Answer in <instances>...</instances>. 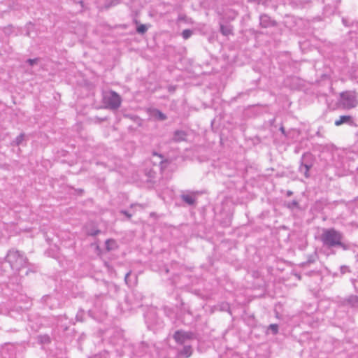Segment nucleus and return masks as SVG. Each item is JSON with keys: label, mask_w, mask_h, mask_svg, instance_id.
I'll list each match as a JSON object with an SVG mask.
<instances>
[{"label": "nucleus", "mask_w": 358, "mask_h": 358, "mask_svg": "<svg viewBox=\"0 0 358 358\" xmlns=\"http://www.w3.org/2000/svg\"><path fill=\"white\" fill-rule=\"evenodd\" d=\"M187 313L188 314H189V315H192V312H191L189 309H188V310H187Z\"/></svg>", "instance_id": "7c9ffc66"}, {"label": "nucleus", "mask_w": 358, "mask_h": 358, "mask_svg": "<svg viewBox=\"0 0 358 358\" xmlns=\"http://www.w3.org/2000/svg\"><path fill=\"white\" fill-rule=\"evenodd\" d=\"M192 31L190 29H185L182 32V36L184 39L187 40L192 35Z\"/></svg>", "instance_id": "aec40b11"}, {"label": "nucleus", "mask_w": 358, "mask_h": 358, "mask_svg": "<svg viewBox=\"0 0 358 358\" xmlns=\"http://www.w3.org/2000/svg\"><path fill=\"white\" fill-rule=\"evenodd\" d=\"M348 303L353 307H358L357 296L351 295L347 300Z\"/></svg>", "instance_id": "dca6fc26"}, {"label": "nucleus", "mask_w": 358, "mask_h": 358, "mask_svg": "<svg viewBox=\"0 0 358 358\" xmlns=\"http://www.w3.org/2000/svg\"><path fill=\"white\" fill-rule=\"evenodd\" d=\"M141 347L142 348L143 351L145 352V349L148 348V345L145 344V343H141Z\"/></svg>", "instance_id": "bb28decb"}, {"label": "nucleus", "mask_w": 358, "mask_h": 358, "mask_svg": "<svg viewBox=\"0 0 358 358\" xmlns=\"http://www.w3.org/2000/svg\"><path fill=\"white\" fill-rule=\"evenodd\" d=\"M100 233H101V231L99 229H90L87 227L86 234L88 236H96L98 234H99Z\"/></svg>", "instance_id": "6ab92c4d"}, {"label": "nucleus", "mask_w": 358, "mask_h": 358, "mask_svg": "<svg viewBox=\"0 0 358 358\" xmlns=\"http://www.w3.org/2000/svg\"><path fill=\"white\" fill-rule=\"evenodd\" d=\"M103 100L106 108L111 110H117L120 108L122 103L120 96L116 92L113 90L106 92L103 95Z\"/></svg>", "instance_id": "20e7f679"}, {"label": "nucleus", "mask_w": 358, "mask_h": 358, "mask_svg": "<svg viewBox=\"0 0 358 358\" xmlns=\"http://www.w3.org/2000/svg\"><path fill=\"white\" fill-rule=\"evenodd\" d=\"M313 261H312V259H310V260H308V262L310 263V262H313Z\"/></svg>", "instance_id": "72a5a7b5"}, {"label": "nucleus", "mask_w": 358, "mask_h": 358, "mask_svg": "<svg viewBox=\"0 0 358 358\" xmlns=\"http://www.w3.org/2000/svg\"><path fill=\"white\" fill-rule=\"evenodd\" d=\"M278 25L275 20L271 19L267 14L259 15V26L262 28L274 27Z\"/></svg>", "instance_id": "6e6552de"}, {"label": "nucleus", "mask_w": 358, "mask_h": 358, "mask_svg": "<svg viewBox=\"0 0 358 358\" xmlns=\"http://www.w3.org/2000/svg\"><path fill=\"white\" fill-rule=\"evenodd\" d=\"M293 194V192L291 190L287 191L286 195L287 196H291Z\"/></svg>", "instance_id": "c85d7f7f"}, {"label": "nucleus", "mask_w": 358, "mask_h": 358, "mask_svg": "<svg viewBox=\"0 0 358 358\" xmlns=\"http://www.w3.org/2000/svg\"><path fill=\"white\" fill-rule=\"evenodd\" d=\"M134 22H135V23H136V24H138V21H137V20H135Z\"/></svg>", "instance_id": "c9c22d12"}, {"label": "nucleus", "mask_w": 358, "mask_h": 358, "mask_svg": "<svg viewBox=\"0 0 358 358\" xmlns=\"http://www.w3.org/2000/svg\"><path fill=\"white\" fill-rule=\"evenodd\" d=\"M180 198L182 201L189 206L194 205L196 202L195 193L194 192L183 193L180 195Z\"/></svg>", "instance_id": "9d476101"}, {"label": "nucleus", "mask_w": 358, "mask_h": 358, "mask_svg": "<svg viewBox=\"0 0 358 358\" xmlns=\"http://www.w3.org/2000/svg\"><path fill=\"white\" fill-rule=\"evenodd\" d=\"M120 213L124 215L128 219H130L132 216L131 213H129L128 211L125 210H122L120 211Z\"/></svg>", "instance_id": "393cba45"}, {"label": "nucleus", "mask_w": 358, "mask_h": 358, "mask_svg": "<svg viewBox=\"0 0 358 358\" xmlns=\"http://www.w3.org/2000/svg\"><path fill=\"white\" fill-rule=\"evenodd\" d=\"M154 116L159 120H161V121H163V120H165L167 119V117L166 115L163 113L162 111H160L159 110H154Z\"/></svg>", "instance_id": "2eb2a0df"}, {"label": "nucleus", "mask_w": 358, "mask_h": 358, "mask_svg": "<svg viewBox=\"0 0 358 358\" xmlns=\"http://www.w3.org/2000/svg\"><path fill=\"white\" fill-rule=\"evenodd\" d=\"M299 205L298 202L296 200H293L290 202H288L286 206L289 209H293L294 208L297 207Z\"/></svg>", "instance_id": "4be33fe9"}, {"label": "nucleus", "mask_w": 358, "mask_h": 358, "mask_svg": "<svg viewBox=\"0 0 358 358\" xmlns=\"http://www.w3.org/2000/svg\"><path fill=\"white\" fill-rule=\"evenodd\" d=\"M26 35L28 36H29V31H27Z\"/></svg>", "instance_id": "473e14b6"}, {"label": "nucleus", "mask_w": 358, "mask_h": 358, "mask_svg": "<svg viewBox=\"0 0 358 358\" xmlns=\"http://www.w3.org/2000/svg\"><path fill=\"white\" fill-rule=\"evenodd\" d=\"M339 103L345 109L355 108L357 105V96L355 92L346 91L340 94Z\"/></svg>", "instance_id": "39448f33"}, {"label": "nucleus", "mask_w": 358, "mask_h": 358, "mask_svg": "<svg viewBox=\"0 0 358 358\" xmlns=\"http://www.w3.org/2000/svg\"><path fill=\"white\" fill-rule=\"evenodd\" d=\"M194 338V334L192 331H185L178 330L173 334V338L178 344H183L186 341L192 340Z\"/></svg>", "instance_id": "0eeeda50"}, {"label": "nucleus", "mask_w": 358, "mask_h": 358, "mask_svg": "<svg viewBox=\"0 0 358 358\" xmlns=\"http://www.w3.org/2000/svg\"><path fill=\"white\" fill-rule=\"evenodd\" d=\"M130 274H131V272H128V273H126V275H125L124 280H125V282H126V283H127V284L128 283V282H127V279H128L129 276L130 275Z\"/></svg>", "instance_id": "cd10ccee"}, {"label": "nucleus", "mask_w": 358, "mask_h": 358, "mask_svg": "<svg viewBox=\"0 0 358 358\" xmlns=\"http://www.w3.org/2000/svg\"><path fill=\"white\" fill-rule=\"evenodd\" d=\"M357 300H358V296H357Z\"/></svg>", "instance_id": "e433bc0d"}, {"label": "nucleus", "mask_w": 358, "mask_h": 358, "mask_svg": "<svg viewBox=\"0 0 358 358\" xmlns=\"http://www.w3.org/2000/svg\"><path fill=\"white\" fill-rule=\"evenodd\" d=\"M4 261L10 264L13 271L16 272H19L22 268L26 267L28 264V259L24 254L13 248L8 251Z\"/></svg>", "instance_id": "7ed1b4c3"}, {"label": "nucleus", "mask_w": 358, "mask_h": 358, "mask_svg": "<svg viewBox=\"0 0 358 358\" xmlns=\"http://www.w3.org/2000/svg\"><path fill=\"white\" fill-rule=\"evenodd\" d=\"M38 61V58L28 59L27 60V63H28L30 66H33L34 64H36Z\"/></svg>", "instance_id": "b1692460"}, {"label": "nucleus", "mask_w": 358, "mask_h": 358, "mask_svg": "<svg viewBox=\"0 0 358 358\" xmlns=\"http://www.w3.org/2000/svg\"><path fill=\"white\" fill-rule=\"evenodd\" d=\"M83 314V313L81 311L80 313H78V314L76 315V320L77 321H82V315Z\"/></svg>", "instance_id": "a878e982"}, {"label": "nucleus", "mask_w": 358, "mask_h": 358, "mask_svg": "<svg viewBox=\"0 0 358 358\" xmlns=\"http://www.w3.org/2000/svg\"><path fill=\"white\" fill-rule=\"evenodd\" d=\"M193 350L190 345H185L177 353L176 358H189L192 355Z\"/></svg>", "instance_id": "9b49d317"}, {"label": "nucleus", "mask_w": 358, "mask_h": 358, "mask_svg": "<svg viewBox=\"0 0 358 358\" xmlns=\"http://www.w3.org/2000/svg\"><path fill=\"white\" fill-rule=\"evenodd\" d=\"M280 131L282 132V134H284L285 136L286 135L285 130V128L283 127H281L280 128Z\"/></svg>", "instance_id": "c756f323"}, {"label": "nucleus", "mask_w": 358, "mask_h": 358, "mask_svg": "<svg viewBox=\"0 0 358 358\" xmlns=\"http://www.w3.org/2000/svg\"><path fill=\"white\" fill-rule=\"evenodd\" d=\"M220 32L222 35L228 36L233 34V27L230 24H221Z\"/></svg>", "instance_id": "ddd939ff"}, {"label": "nucleus", "mask_w": 358, "mask_h": 358, "mask_svg": "<svg viewBox=\"0 0 358 358\" xmlns=\"http://www.w3.org/2000/svg\"><path fill=\"white\" fill-rule=\"evenodd\" d=\"M336 126H340L343 124H347L352 126L355 124L354 118L351 115H341L334 122Z\"/></svg>", "instance_id": "1a4fd4ad"}, {"label": "nucleus", "mask_w": 358, "mask_h": 358, "mask_svg": "<svg viewBox=\"0 0 358 358\" xmlns=\"http://www.w3.org/2000/svg\"><path fill=\"white\" fill-rule=\"evenodd\" d=\"M106 248L108 251L113 250L116 248V242L113 239H108L105 242Z\"/></svg>", "instance_id": "4468645a"}, {"label": "nucleus", "mask_w": 358, "mask_h": 358, "mask_svg": "<svg viewBox=\"0 0 358 358\" xmlns=\"http://www.w3.org/2000/svg\"><path fill=\"white\" fill-rule=\"evenodd\" d=\"M313 166V156L310 152H306L302 155L299 167V173L304 175L306 178L310 177L309 171Z\"/></svg>", "instance_id": "423d86ee"}, {"label": "nucleus", "mask_w": 358, "mask_h": 358, "mask_svg": "<svg viewBox=\"0 0 358 358\" xmlns=\"http://www.w3.org/2000/svg\"><path fill=\"white\" fill-rule=\"evenodd\" d=\"M313 261H312V259H310V260H308V262L310 263V262H313Z\"/></svg>", "instance_id": "f704fd0d"}, {"label": "nucleus", "mask_w": 358, "mask_h": 358, "mask_svg": "<svg viewBox=\"0 0 358 358\" xmlns=\"http://www.w3.org/2000/svg\"><path fill=\"white\" fill-rule=\"evenodd\" d=\"M278 325L277 324H271L268 327L267 334L271 331L273 335H276L278 333Z\"/></svg>", "instance_id": "f3484780"}, {"label": "nucleus", "mask_w": 358, "mask_h": 358, "mask_svg": "<svg viewBox=\"0 0 358 358\" xmlns=\"http://www.w3.org/2000/svg\"><path fill=\"white\" fill-rule=\"evenodd\" d=\"M151 163L153 164L152 168L147 166L145 169V173L148 178V181L152 182L157 177V173H162L170 164L169 161L164 159V156L155 152L152 154Z\"/></svg>", "instance_id": "f03ea898"}, {"label": "nucleus", "mask_w": 358, "mask_h": 358, "mask_svg": "<svg viewBox=\"0 0 358 358\" xmlns=\"http://www.w3.org/2000/svg\"><path fill=\"white\" fill-rule=\"evenodd\" d=\"M316 135L318 136H320V132L318 131L317 133H316Z\"/></svg>", "instance_id": "2f4dec72"}, {"label": "nucleus", "mask_w": 358, "mask_h": 358, "mask_svg": "<svg viewBox=\"0 0 358 358\" xmlns=\"http://www.w3.org/2000/svg\"><path fill=\"white\" fill-rule=\"evenodd\" d=\"M23 140H24V134H20L19 136H17L15 138V139L13 141V143H15V145H19L22 142Z\"/></svg>", "instance_id": "412c9836"}, {"label": "nucleus", "mask_w": 358, "mask_h": 358, "mask_svg": "<svg viewBox=\"0 0 358 358\" xmlns=\"http://www.w3.org/2000/svg\"><path fill=\"white\" fill-rule=\"evenodd\" d=\"M187 136V134L185 131L182 130H176L174 131L173 140L175 142H180L185 140Z\"/></svg>", "instance_id": "f8f14e48"}, {"label": "nucleus", "mask_w": 358, "mask_h": 358, "mask_svg": "<svg viewBox=\"0 0 358 358\" xmlns=\"http://www.w3.org/2000/svg\"><path fill=\"white\" fill-rule=\"evenodd\" d=\"M343 238L344 236L341 231L331 227L322 229L319 238L324 248L328 249L339 248L343 250H350V244L343 242Z\"/></svg>", "instance_id": "f257e3e1"}, {"label": "nucleus", "mask_w": 358, "mask_h": 358, "mask_svg": "<svg viewBox=\"0 0 358 358\" xmlns=\"http://www.w3.org/2000/svg\"><path fill=\"white\" fill-rule=\"evenodd\" d=\"M148 29L146 24H140L136 27V32L139 34H144Z\"/></svg>", "instance_id": "a211bd4d"}, {"label": "nucleus", "mask_w": 358, "mask_h": 358, "mask_svg": "<svg viewBox=\"0 0 358 358\" xmlns=\"http://www.w3.org/2000/svg\"><path fill=\"white\" fill-rule=\"evenodd\" d=\"M340 271L341 274H345V273H350V269L348 266L343 265L340 267Z\"/></svg>", "instance_id": "5701e85b"}]
</instances>
